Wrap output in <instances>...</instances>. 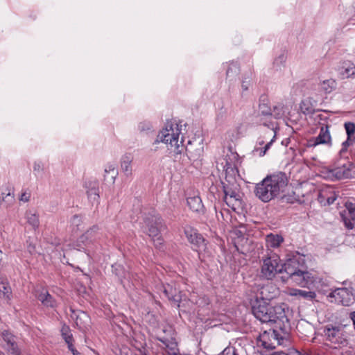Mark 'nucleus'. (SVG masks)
<instances>
[{
	"mask_svg": "<svg viewBox=\"0 0 355 355\" xmlns=\"http://www.w3.org/2000/svg\"><path fill=\"white\" fill-rule=\"evenodd\" d=\"M250 78L245 77L243 78L241 83V87L243 91H247L248 89L249 86L250 85Z\"/></svg>",
	"mask_w": 355,
	"mask_h": 355,
	"instance_id": "47",
	"label": "nucleus"
},
{
	"mask_svg": "<svg viewBox=\"0 0 355 355\" xmlns=\"http://www.w3.org/2000/svg\"><path fill=\"white\" fill-rule=\"evenodd\" d=\"M263 125H265V126H268V128L271 126H272V123H263ZM271 132L273 133V136H272V138L270 139V141L269 142H268L264 147H263V154H266V152L270 148V146L272 144V143L275 141V139H276V132L274 130V128L273 127H271V130L270 131V133H271Z\"/></svg>",
	"mask_w": 355,
	"mask_h": 355,
	"instance_id": "34",
	"label": "nucleus"
},
{
	"mask_svg": "<svg viewBox=\"0 0 355 355\" xmlns=\"http://www.w3.org/2000/svg\"><path fill=\"white\" fill-rule=\"evenodd\" d=\"M73 342V340H70V341L66 342L68 345V348L70 351H72L74 349Z\"/></svg>",
	"mask_w": 355,
	"mask_h": 355,
	"instance_id": "53",
	"label": "nucleus"
},
{
	"mask_svg": "<svg viewBox=\"0 0 355 355\" xmlns=\"http://www.w3.org/2000/svg\"><path fill=\"white\" fill-rule=\"evenodd\" d=\"M30 198H31V193L27 191H24V192L21 193L19 199L20 201L27 202L30 200Z\"/></svg>",
	"mask_w": 355,
	"mask_h": 355,
	"instance_id": "46",
	"label": "nucleus"
},
{
	"mask_svg": "<svg viewBox=\"0 0 355 355\" xmlns=\"http://www.w3.org/2000/svg\"><path fill=\"white\" fill-rule=\"evenodd\" d=\"M44 171L43 164L41 162H35L33 164V171L39 173Z\"/></svg>",
	"mask_w": 355,
	"mask_h": 355,
	"instance_id": "49",
	"label": "nucleus"
},
{
	"mask_svg": "<svg viewBox=\"0 0 355 355\" xmlns=\"http://www.w3.org/2000/svg\"><path fill=\"white\" fill-rule=\"evenodd\" d=\"M3 200H4V197H0V205L1 204Z\"/></svg>",
	"mask_w": 355,
	"mask_h": 355,
	"instance_id": "57",
	"label": "nucleus"
},
{
	"mask_svg": "<svg viewBox=\"0 0 355 355\" xmlns=\"http://www.w3.org/2000/svg\"><path fill=\"white\" fill-rule=\"evenodd\" d=\"M300 108L301 112L305 115H310L315 113V108L311 99L302 101L300 105Z\"/></svg>",
	"mask_w": 355,
	"mask_h": 355,
	"instance_id": "26",
	"label": "nucleus"
},
{
	"mask_svg": "<svg viewBox=\"0 0 355 355\" xmlns=\"http://www.w3.org/2000/svg\"><path fill=\"white\" fill-rule=\"evenodd\" d=\"M34 295L35 297L40 300L43 305L49 307H54L55 306V302L48 293V291L42 286H37L34 289Z\"/></svg>",
	"mask_w": 355,
	"mask_h": 355,
	"instance_id": "17",
	"label": "nucleus"
},
{
	"mask_svg": "<svg viewBox=\"0 0 355 355\" xmlns=\"http://www.w3.org/2000/svg\"><path fill=\"white\" fill-rule=\"evenodd\" d=\"M263 266H304L306 263L305 256L297 252L288 254L286 261L282 263L279 256L269 249L263 257Z\"/></svg>",
	"mask_w": 355,
	"mask_h": 355,
	"instance_id": "4",
	"label": "nucleus"
},
{
	"mask_svg": "<svg viewBox=\"0 0 355 355\" xmlns=\"http://www.w3.org/2000/svg\"><path fill=\"white\" fill-rule=\"evenodd\" d=\"M284 241V237L281 234H274L270 233L266 237V247L268 248H277Z\"/></svg>",
	"mask_w": 355,
	"mask_h": 355,
	"instance_id": "22",
	"label": "nucleus"
},
{
	"mask_svg": "<svg viewBox=\"0 0 355 355\" xmlns=\"http://www.w3.org/2000/svg\"><path fill=\"white\" fill-rule=\"evenodd\" d=\"M264 143H265V141H264L263 138H259V139H258V144H259V146H262V145H263V144H264Z\"/></svg>",
	"mask_w": 355,
	"mask_h": 355,
	"instance_id": "55",
	"label": "nucleus"
},
{
	"mask_svg": "<svg viewBox=\"0 0 355 355\" xmlns=\"http://www.w3.org/2000/svg\"><path fill=\"white\" fill-rule=\"evenodd\" d=\"M340 73L347 78L355 74V65L351 62H345Z\"/></svg>",
	"mask_w": 355,
	"mask_h": 355,
	"instance_id": "30",
	"label": "nucleus"
},
{
	"mask_svg": "<svg viewBox=\"0 0 355 355\" xmlns=\"http://www.w3.org/2000/svg\"><path fill=\"white\" fill-rule=\"evenodd\" d=\"M72 314L71 317L75 320V323L77 327L83 331H85L90 327L91 320L89 315L83 311H74L71 309Z\"/></svg>",
	"mask_w": 355,
	"mask_h": 355,
	"instance_id": "15",
	"label": "nucleus"
},
{
	"mask_svg": "<svg viewBox=\"0 0 355 355\" xmlns=\"http://www.w3.org/2000/svg\"><path fill=\"white\" fill-rule=\"evenodd\" d=\"M331 302H335L343 306H349L355 299L352 288H338L332 291L328 295Z\"/></svg>",
	"mask_w": 355,
	"mask_h": 355,
	"instance_id": "9",
	"label": "nucleus"
},
{
	"mask_svg": "<svg viewBox=\"0 0 355 355\" xmlns=\"http://www.w3.org/2000/svg\"><path fill=\"white\" fill-rule=\"evenodd\" d=\"M240 72L239 65L235 62H231L227 69V78H233L236 77Z\"/></svg>",
	"mask_w": 355,
	"mask_h": 355,
	"instance_id": "32",
	"label": "nucleus"
},
{
	"mask_svg": "<svg viewBox=\"0 0 355 355\" xmlns=\"http://www.w3.org/2000/svg\"><path fill=\"white\" fill-rule=\"evenodd\" d=\"M290 295L297 297L300 300H312L315 298L316 293L314 291L294 288L291 291Z\"/></svg>",
	"mask_w": 355,
	"mask_h": 355,
	"instance_id": "23",
	"label": "nucleus"
},
{
	"mask_svg": "<svg viewBox=\"0 0 355 355\" xmlns=\"http://www.w3.org/2000/svg\"><path fill=\"white\" fill-rule=\"evenodd\" d=\"M164 293L168 300L178 302L180 300V296L175 288L168 286L165 288Z\"/></svg>",
	"mask_w": 355,
	"mask_h": 355,
	"instance_id": "29",
	"label": "nucleus"
},
{
	"mask_svg": "<svg viewBox=\"0 0 355 355\" xmlns=\"http://www.w3.org/2000/svg\"><path fill=\"white\" fill-rule=\"evenodd\" d=\"M144 220L148 228L147 233L151 238L157 236L162 228L165 227L164 220L158 214H150L144 218Z\"/></svg>",
	"mask_w": 355,
	"mask_h": 355,
	"instance_id": "12",
	"label": "nucleus"
},
{
	"mask_svg": "<svg viewBox=\"0 0 355 355\" xmlns=\"http://www.w3.org/2000/svg\"><path fill=\"white\" fill-rule=\"evenodd\" d=\"M164 336H159L157 339L163 343L168 355H178L180 354L178 343L173 336V329L171 327H166L162 329Z\"/></svg>",
	"mask_w": 355,
	"mask_h": 355,
	"instance_id": "11",
	"label": "nucleus"
},
{
	"mask_svg": "<svg viewBox=\"0 0 355 355\" xmlns=\"http://www.w3.org/2000/svg\"><path fill=\"white\" fill-rule=\"evenodd\" d=\"M141 355H146V354H141Z\"/></svg>",
	"mask_w": 355,
	"mask_h": 355,
	"instance_id": "61",
	"label": "nucleus"
},
{
	"mask_svg": "<svg viewBox=\"0 0 355 355\" xmlns=\"http://www.w3.org/2000/svg\"><path fill=\"white\" fill-rule=\"evenodd\" d=\"M2 195V197H4V199L7 197H11V200L13 201L14 200V192L13 191H11L10 189H8V192H3L1 193Z\"/></svg>",
	"mask_w": 355,
	"mask_h": 355,
	"instance_id": "50",
	"label": "nucleus"
},
{
	"mask_svg": "<svg viewBox=\"0 0 355 355\" xmlns=\"http://www.w3.org/2000/svg\"><path fill=\"white\" fill-rule=\"evenodd\" d=\"M282 355H303L297 350H291L288 354L282 353Z\"/></svg>",
	"mask_w": 355,
	"mask_h": 355,
	"instance_id": "52",
	"label": "nucleus"
},
{
	"mask_svg": "<svg viewBox=\"0 0 355 355\" xmlns=\"http://www.w3.org/2000/svg\"><path fill=\"white\" fill-rule=\"evenodd\" d=\"M289 334L282 333L277 328H271L265 330L259 335V341L261 346L267 349H273L276 345H280V340H283Z\"/></svg>",
	"mask_w": 355,
	"mask_h": 355,
	"instance_id": "7",
	"label": "nucleus"
},
{
	"mask_svg": "<svg viewBox=\"0 0 355 355\" xmlns=\"http://www.w3.org/2000/svg\"><path fill=\"white\" fill-rule=\"evenodd\" d=\"M71 223L73 225L76 226L79 229V226L82 224V218L78 215H74L71 219Z\"/></svg>",
	"mask_w": 355,
	"mask_h": 355,
	"instance_id": "44",
	"label": "nucleus"
},
{
	"mask_svg": "<svg viewBox=\"0 0 355 355\" xmlns=\"http://www.w3.org/2000/svg\"><path fill=\"white\" fill-rule=\"evenodd\" d=\"M324 335L327 341L334 345V348H340L348 344L347 335L342 327L328 324L324 329Z\"/></svg>",
	"mask_w": 355,
	"mask_h": 355,
	"instance_id": "6",
	"label": "nucleus"
},
{
	"mask_svg": "<svg viewBox=\"0 0 355 355\" xmlns=\"http://www.w3.org/2000/svg\"><path fill=\"white\" fill-rule=\"evenodd\" d=\"M12 296V290L6 279L0 277V304L8 302Z\"/></svg>",
	"mask_w": 355,
	"mask_h": 355,
	"instance_id": "19",
	"label": "nucleus"
},
{
	"mask_svg": "<svg viewBox=\"0 0 355 355\" xmlns=\"http://www.w3.org/2000/svg\"><path fill=\"white\" fill-rule=\"evenodd\" d=\"M73 355H80V354L74 348L72 351H71Z\"/></svg>",
	"mask_w": 355,
	"mask_h": 355,
	"instance_id": "56",
	"label": "nucleus"
},
{
	"mask_svg": "<svg viewBox=\"0 0 355 355\" xmlns=\"http://www.w3.org/2000/svg\"><path fill=\"white\" fill-rule=\"evenodd\" d=\"M87 197L92 203H99L98 183L97 181H88L85 183Z\"/></svg>",
	"mask_w": 355,
	"mask_h": 355,
	"instance_id": "18",
	"label": "nucleus"
},
{
	"mask_svg": "<svg viewBox=\"0 0 355 355\" xmlns=\"http://www.w3.org/2000/svg\"><path fill=\"white\" fill-rule=\"evenodd\" d=\"M347 137L355 139V123L347 122L344 125Z\"/></svg>",
	"mask_w": 355,
	"mask_h": 355,
	"instance_id": "36",
	"label": "nucleus"
},
{
	"mask_svg": "<svg viewBox=\"0 0 355 355\" xmlns=\"http://www.w3.org/2000/svg\"><path fill=\"white\" fill-rule=\"evenodd\" d=\"M336 87V83L333 79H328L322 81L320 84V90L325 94H329Z\"/></svg>",
	"mask_w": 355,
	"mask_h": 355,
	"instance_id": "27",
	"label": "nucleus"
},
{
	"mask_svg": "<svg viewBox=\"0 0 355 355\" xmlns=\"http://www.w3.org/2000/svg\"><path fill=\"white\" fill-rule=\"evenodd\" d=\"M223 189L225 194L224 200L227 205L235 210L236 207L241 204L240 195L229 184L223 183Z\"/></svg>",
	"mask_w": 355,
	"mask_h": 355,
	"instance_id": "14",
	"label": "nucleus"
},
{
	"mask_svg": "<svg viewBox=\"0 0 355 355\" xmlns=\"http://www.w3.org/2000/svg\"><path fill=\"white\" fill-rule=\"evenodd\" d=\"M331 137L329 130V126H322L319 135L315 137H311L307 140L306 146L309 148L315 147L320 144L331 145Z\"/></svg>",
	"mask_w": 355,
	"mask_h": 355,
	"instance_id": "13",
	"label": "nucleus"
},
{
	"mask_svg": "<svg viewBox=\"0 0 355 355\" xmlns=\"http://www.w3.org/2000/svg\"><path fill=\"white\" fill-rule=\"evenodd\" d=\"M152 240L154 243V245L156 248H158L159 250L163 249L164 248V239L159 234L157 236L152 238Z\"/></svg>",
	"mask_w": 355,
	"mask_h": 355,
	"instance_id": "40",
	"label": "nucleus"
},
{
	"mask_svg": "<svg viewBox=\"0 0 355 355\" xmlns=\"http://www.w3.org/2000/svg\"><path fill=\"white\" fill-rule=\"evenodd\" d=\"M350 318L353 321V324L354 326V329H355V311L350 313Z\"/></svg>",
	"mask_w": 355,
	"mask_h": 355,
	"instance_id": "54",
	"label": "nucleus"
},
{
	"mask_svg": "<svg viewBox=\"0 0 355 355\" xmlns=\"http://www.w3.org/2000/svg\"><path fill=\"white\" fill-rule=\"evenodd\" d=\"M133 157L131 154H125L121 159V168L126 177L132 174V162Z\"/></svg>",
	"mask_w": 355,
	"mask_h": 355,
	"instance_id": "21",
	"label": "nucleus"
},
{
	"mask_svg": "<svg viewBox=\"0 0 355 355\" xmlns=\"http://www.w3.org/2000/svg\"><path fill=\"white\" fill-rule=\"evenodd\" d=\"M181 133V128L176 122L168 121L165 128L158 134L156 142H163L175 147V157L180 155L182 150L179 149V136Z\"/></svg>",
	"mask_w": 355,
	"mask_h": 355,
	"instance_id": "5",
	"label": "nucleus"
},
{
	"mask_svg": "<svg viewBox=\"0 0 355 355\" xmlns=\"http://www.w3.org/2000/svg\"><path fill=\"white\" fill-rule=\"evenodd\" d=\"M184 234L193 250L198 252L206 250L207 241L198 230L191 225H186L184 227Z\"/></svg>",
	"mask_w": 355,
	"mask_h": 355,
	"instance_id": "8",
	"label": "nucleus"
},
{
	"mask_svg": "<svg viewBox=\"0 0 355 355\" xmlns=\"http://www.w3.org/2000/svg\"><path fill=\"white\" fill-rule=\"evenodd\" d=\"M262 151H263V148H261V147H254V148L253 150L254 154H255V155L257 154L259 157H263L266 155V154H263Z\"/></svg>",
	"mask_w": 355,
	"mask_h": 355,
	"instance_id": "51",
	"label": "nucleus"
},
{
	"mask_svg": "<svg viewBox=\"0 0 355 355\" xmlns=\"http://www.w3.org/2000/svg\"><path fill=\"white\" fill-rule=\"evenodd\" d=\"M2 338L6 343V349L10 355H20L21 350L16 342V337L8 331L1 333Z\"/></svg>",
	"mask_w": 355,
	"mask_h": 355,
	"instance_id": "16",
	"label": "nucleus"
},
{
	"mask_svg": "<svg viewBox=\"0 0 355 355\" xmlns=\"http://www.w3.org/2000/svg\"><path fill=\"white\" fill-rule=\"evenodd\" d=\"M225 168L226 181L229 183L233 182L234 181L233 175H235L237 170L234 167H232L228 162H227Z\"/></svg>",
	"mask_w": 355,
	"mask_h": 355,
	"instance_id": "31",
	"label": "nucleus"
},
{
	"mask_svg": "<svg viewBox=\"0 0 355 355\" xmlns=\"http://www.w3.org/2000/svg\"><path fill=\"white\" fill-rule=\"evenodd\" d=\"M61 334L65 342L73 340L71 329L69 326L63 325L61 329Z\"/></svg>",
	"mask_w": 355,
	"mask_h": 355,
	"instance_id": "37",
	"label": "nucleus"
},
{
	"mask_svg": "<svg viewBox=\"0 0 355 355\" xmlns=\"http://www.w3.org/2000/svg\"><path fill=\"white\" fill-rule=\"evenodd\" d=\"M279 58H280V59H282V60H284V55H282L281 56H279Z\"/></svg>",
	"mask_w": 355,
	"mask_h": 355,
	"instance_id": "58",
	"label": "nucleus"
},
{
	"mask_svg": "<svg viewBox=\"0 0 355 355\" xmlns=\"http://www.w3.org/2000/svg\"><path fill=\"white\" fill-rule=\"evenodd\" d=\"M283 282H291L301 287H309L316 281V275L311 271L302 270L299 268H279Z\"/></svg>",
	"mask_w": 355,
	"mask_h": 355,
	"instance_id": "3",
	"label": "nucleus"
},
{
	"mask_svg": "<svg viewBox=\"0 0 355 355\" xmlns=\"http://www.w3.org/2000/svg\"><path fill=\"white\" fill-rule=\"evenodd\" d=\"M216 217L219 220V215L218 214V213L216 212Z\"/></svg>",
	"mask_w": 355,
	"mask_h": 355,
	"instance_id": "60",
	"label": "nucleus"
},
{
	"mask_svg": "<svg viewBox=\"0 0 355 355\" xmlns=\"http://www.w3.org/2000/svg\"><path fill=\"white\" fill-rule=\"evenodd\" d=\"M218 355H240L238 350L233 346H228Z\"/></svg>",
	"mask_w": 355,
	"mask_h": 355,
	"instance_id": "39",
	"label": "nucleus"
},
{
	"mask_svg": "<svg viewBox=\"0 0 355 355\" xmlns=\"http://www.w3.org/2000/svg\"><path fill=\"white\" fill-rule=\"evenodd\" d=\"M334 175L336 179L341 180L347 178L349 175V169H343L342 168H337L334 170Z\"/></svg>",
	"mask_w": 355,
	"mask_h": 355,
	"instance_id": "35",
	"label": "nucleus"
},
{
	"mask_svg": "<svg viewBox=\"0 0 355 355\" xmlns=\"http://www.w3.org/2000/svg\"><path fill=\"white\" fill-rule=\"evenodd\" d=\"M263 125H265V126H268V128L271 126H272V123H263ZM271 132L273 133V136H272V138L270 139V141L269 142H268L264 147H263V154H266V152L270 148V146L272 144V143L275 141V139H276V132L274 130V128L273 127H271V130L270 131V133H271Z\"/></svg>",
	"mask_w": 355,
	"mask_h": 355,
	"instance_id": "33",
	"label": "nucleus"
},
{
	"mask_svg": "<svg viewBox=\"0 0 355 355\" xmlns=\"http://www.w3.org/2000/svg\"><path fill=\"white\" fill-rule=\"evenodd\" d=\"M342 218L345 227L348 230H352L354 228V223L352 222L351 219L347 218L343 216Z\"/></svg>",
	"mask_w": 355,
	"mask_h": 355,
	"instance_id": "48",
	"label": "nucleus"
},
{
	"mask_svg": "<svg viewBox=\"0 0 355 355\" xmlns=\"http://www.w3.org/2000/svg\"><path fill=\"white\" fill-rule=\"evenodd\" d=\"M220 214L221 217L223 218V213L222 211H220Z\"/></svg>",
	"mask_w": 355,
	"mask_h": 355,
	"instance_id": "59",
	"label": "nucleus"
},
{
	"mask_svg": "<svg viewBox=\"0 0 355 355\" xmlns=\"http://www.w3.org/2000/svg\"><path fill=\"white\" fill-rule=\"evenodd\" d=\"M288 183V180L285 173H275L266 176L256 185L254 193L261 201L268 202L283 193Z\"/></svg>",
	"mask_w": 355,
	"mask_h": 355,
	"instance_id": "2",
	"label": "nucleus"
},
{
	"mask_svg": "<svg viewBox=\"0 0 355 355\" xmlns=\"http://www.w3.org/2000/svg\"><path fill=\"white\" fill-rule=\"evenodd\" d=\"M138 129L140 132H145L151 130V125L147 122H141L138 125Z\"/></svg>",
	"mask_w": 355,
	"mask_h": 355,
	"instance_id": "45",
	"label": "nucleus"
},
{
	"mask_svg": "<svg viewBox=\"0 0 355 355\" xmlns=\"http://www.w3.org/2000/svg\"><path fill=\"white\" fill-rule=\"evenodd\" d=\"M355 141V139L347 137V139L343 142L342 144V148L340 150V153H343L347 151V148L352 145L354 142Z\"/></svg>",
	"mask_w": 355,
	"mask_h": 355,
	"instance_id": "42",
	"label": "nucleus"
},
{
	"mask_svg": "<svg viewBox=\"0 0 355 355\" xmlns=\"http://www.w3.org/2000/svg\"><path fill=\"white\" fill-rule=\"evenodd\" d=\"M277 268H261L260 277L272 279L274 277H279L281 279L282 274L279 272Z\"/></svg>",
	"mask_w": 355,
	"mask_h": 355,
	"instance_id": "24",
	"label": "nucleus"
},
{
	"mask_svg": "<svg viewBox=\"0 0 355 355\" xmlns=\"http://www.w3.org/2000/svg\"><path fill=\"white\" fill-rule=\"evenodd\" d=\"M259 114L263 116H269L272 115V109L265 100H261L259 105Z\"/></svg>",
	"mask_w": 355,
	"mask_h": 355,
	"instance_id": "28",
	"label": "nucleus"
},
{
	"mask_svg": "<svg viewBox=\"0 0 355 355\" xmlns=\"http://www.w3.org/2000/svg\"><path fill=\"white\" fill-rule=\"evenodd\" d=\"M25 218L27 220V223L33 227L34 230H36L39 228V215L36 212H33L30 210L26 211L25 214Z\"/></svg>",
	"mask_w": 355,
	"mask_h": 355,
	"instance_id": "25",
	"label": "nucleus"
},
{
	"mask_svg": "<svg viewBox=\"0 0 355 355\" xmlns=\"http://www.w3.org/2000/svg\"><path fill=\"white\" fill-rule=\"evenodd\" d=\"M187 205L190 209L198 214H203L205 207L201 198L198 196L189 197L187 199Z\"/></svg>",
	"mask_w": 355,
	"mask_h": 355,
	"instance_id": "20",
	"label": "nucleus"
},
{
	"mask_svg": "<svg viewBox=\"0 0 355 355\" xmlns=\"http://www.w3.org/2000/svg\"><path fill=\"white\" fill-rule=\"evenodd\" d=\"M346 207L349 211L351 219L352 220H355V205L353 203H349L347 204Z\"/></svg>",
	"mask_w": 355,
	"mask_h": 355,
	"instance_id": "43",
	"label": "nucleus"
},
{
	"mask_svg": "<svg viewBox=\"0 0 355 355\" xmlns=\"http://www.w3.org/2000/svg\"><path fill=\"white\" fill-rule=\"evenodd\" d=\"M272 112V116H273L275 119H279L284 115V112L282 111V107L281 105L274 106Z\"/></svg>",
	"mask_w": 355,
	"mask_h": 355,
	"instance_id": "41",
	"label": "nucleus"
},
{
	"mask_svg": "<svg viewBox=\"0 0 355 355\" xmlns=\"http://www.w3.org/2000/svg\"><path fill=\"white\" fill-rule=\"evenodd\" d=\"M100 227L94 225L83 233L77 240L76 245L81 249L88 250L101 237Z\"/></svg>",
	"mask_w": 355,
	"mask_h": 355,
	"instance_id": "10",
	"label": "nucleus"
},
{
	"mask_svg": "<svg viewBox=\"0 0 355 355\" xmlns=\"http://www.w3.org/2000/svg\"><path fill=\"white\" fill-rule=\"evenodd\" d=\"M110 172L112 173V176H111V180H112V182H114L115 178H116V175H117V172L115 171V168L113 166H112V165H110L107 168H105V174L104 175V178H105V180H107L108 178L107 174L109 173H110Z\"/></svg>",
	"mask_w": 355,
	"mask_h": 355,
	"instance_id": "38",
	"label": "nucleus"
},
{
	"mask_svg": "<svg viewBox=\"0 0 355 355\" xmlns=\"http://www.w3.org/2000/svg\"><path fill=\"white\" fill-rule=\"evenodd\" d=\"M257 302L252 306L254 317L262 323L268 324L271 328H277L282 333L289 334L291 327L288 318V309L285 304L272 306L264 302L273 298L271 290L275 288L270 284L255 287Z\"/></svg>",
	"mask_w": 355,
	"mask_h": 355,
	"instance_id": "1",
	"label": "nucleus"
}]
</instances>
